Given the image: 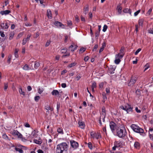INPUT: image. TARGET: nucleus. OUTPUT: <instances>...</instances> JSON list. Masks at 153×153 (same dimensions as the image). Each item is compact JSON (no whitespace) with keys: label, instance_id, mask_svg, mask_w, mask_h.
<instances>
[{"label":"nucleus","instance_id":"nucleus-49","mask_svg":"<svg viewBox=\"0 0 153 153\" xmlns=\"http://www.w3.org/2000/svg\"><path fill=\"white\" fill-rule=\"evenodd\" d=\"M88 147L91 149H92V144L91 142H89L88 144Z\"/></svg>","mask_w":153,"mask_h":153},{"label":"nucleus","instance_id":"nucleus-12","mask_svg":"<svg viewBox=\"0 0 153 153\" xmlns=\"http://www.w3.org/2000/svg\"><path fill=\"white\" fill-rule=\"evenodd\" d=\"M1 27L3 29H7L9 27L7 23L5 24L4 23H1Z\"/></svg>","mask_w":153,"mask_h":153},{"label":"nucleus","instance_id":"nucleus-8","mask_svg":"<svg viewBox=\"0 0 153 153\" xmlns=\"http://www.w3.org/2000/svg\"><path fill=\"white\" fill-rule=\"evenodd\" d=\"M70 143L71 146L74 149L76 148L78 146V143L73 140L70 141Z\"/></svg>","mask_w":153,"mask_h":153},{"label":"nucleus","instance_id":"nucleus-11","mask_svg":"<svg viewBox=\"0 0 153 153\" xmlns=\"http://www.w3.org/2000/svg\"><path fill=\"white\" fill-rule=\"evenodd\" d=\"M122 143L120 141H115L114 143V145L117 148L122 147Z\"/></svg>","mask_w":153,"mask_h":153},{"label":"nucleus","instance_id":"nucleus-61","mask_svg":"<svg viewBox=\"0 0 153 153\" xmlns=\"http://www.w3.org/2000/svg\"><path fill=\"white\" fill-rule=\"evenodd\" d=\"M25 126L26 127L29 128L30 127V125L27 123H25L24 124Z\"/></svg>","mask_w":153,"mask_h":153},{"label":"nucleus","instance_id":"nucleus-29","mask_svg":"<svg viewBox=\"0 0 153 153\" xmlns=\"http://www.w3.org/2000/svg\"><path fill=\"white\" fill-rule=\"evenodd\" d=\"M120 61L121 60L119 58H116L114 61V62L116 64H118L120 62Z\"/></svg>","mask_w":153,"mask_h":153},{"label":"nucleus","instance_id":"nucleus-19","mask_svg":"<svg viewBox=\"0 0 153 153\" xmlns=\"http://www.w3.org/2000/svg\"><path fill=\"white\" fill-rule=\"evenodd\" d=\"M19 92L20 94H22L23 96L25 95V92L22 91L21 87H20L19 88Z\"/></svg>","mask_w":153,"mask_h":153},{"label":"nucleus","instance_id":"nucleus-32","mask_svg":"<svg viewBox=\"0 0 153 153\" xmlns=\"http://www.w3.org/2000/svg\"><path fill=\"white\" fill-rule=\"evenodd\" d=\"M100 32L98 31H97L96 32V33H95V36H96V39H98V37L99 36V35H100Z\"/></svg>","mask_w":153,"mask_h":153},{"label":"nucleus","instance_id":"nucleus-30","mask_svg":"<svg viewBox=\"0 0 153 153\" xmlns=\"http://www.w3.org/2000/svg\"><path fill=\"white\" fill-rule=\"evenodd\" d=\"M76 64V62H73L70 64L68 65V67L70 68L74 66H75Z\"/></svg>","mask_w":153,"mask_h":153},{"label":"nucleus","instance_id":"nucleus-14","mask_svg":"<svg viewBox=\"0 0 153 153\" xmlns=\"http://www.w3.org/2000/svg\"><path fill=\"white\" fill-rule=\"evenodd\" d=\"M11 12V11L8 10H7L5 11H1L0 12V13L2 15H3L4 14V15H7L9 13Z\"/></svg>","mask_w":153,"mask_h":153},{"label":"nucleus","instance_id":"nucleus-59","mask_svg":"<svg viewBox=\"0 0 153 153\" xmlns=\"http://www.w3.org/2000/svg\"><path fill=\"white\" fill-rule=\"evenodd\" d=\"M140 10H137V11L136 12L134 13V16H137L138 14L140 12Z\"/></svg>","mask_w":153,"mask_h":153},{"label":"nucleus","instance_id":"nucleus-63","mask_svg":"<svg viewBox=\"0 0 153 153\" xmlns=\"http://www.w3.org/2000/svg\"><path fill=\"white\" fill-rule=\"evenodd\" d=\"M39 34L38 32H37L36 33V34L34 36V37L35 38H37L39 36Z\"/></svg>","mask_w":153,"mask_h":153},{"label":"nucleus","instance_id":"nucleus-58","mask_svg":"<svg viewBox=\"0 0 153 153\" xmlns=\"http://www.w3.org/2000/svg\"><path fill=\"white\" fill-rule=\"evenodd\" d=\"M148 31L149 33L153 34V28L152 29H150L148 30Z\"/></svg>","mask_w":153,"mask_h":153},{"label":"nucleus","instance_id":"nucleus-60","mask_svg":"<svg viewBox=\"0 0 153 153\" xmlns=\"http://www.w3.org/2000/svg\"><path fill=\"white\" fill-rule=\"evenodd\" d=\"M0 33L1 34V36L3 37H4L5 36V35L4 34V32H2L1 31H0Z\"/></svg>","mask_w":153,"mask_h":153},{"label":"nucleus","instance_id":"nucleus-34","mask_svg":"<svg viewBox=\"0 0 153 153\" xmlns=\"http://www.w3.org/2000/svg\"><path fill=\"white\" fill-rule=\"evenodd\" d=\"M123 55H120V54L119 53L117 54L116 55V58H119V59H121L123 57Z\"/></svg>","mask_w":153,"mask_h":153},{"label":"nucleus","instance_id":"nucleus-22","mask_svg":"<svg viewBox=\"0 0 153 153\" xmlns=\"http://www.w3.org/2000/svg\"><path fill=\"white\" fill-rule=\"evenodd\" d=\"M19 50V49L17 48L15 49V56L16 58H18L19 56L18 55V54Z\"/></svg>","mask_w":153,"mask_h":153},{"label":"nucleus","instance_id":"nucleus-21","mask_svg":"<svg viewBox=\"0 0 153 153\" xmlns=\"http://www.w3.org/2000/svg\"><path fill=\"white\" fill-rule=\"evenodd\" d=\"M88 5H87V7L86 8H84L83 13L85 15H86L88 11Z\"/></svg>","mask_w":153,"mask_h":153},{"label":"nucleus","instance_id":"nucleus-45","mask_svg":"<svg viewBox=\"0 0 153 153\" xmlns=\"http://www.w3.org/2000/svg\"><path fill=\"white\" fill-rule=\"evenodd\" d=\"M91 87L93 88H95L96 87V83L95 82H93Z\"/></svg>","mask_w":153,"mask_h":153},{"label":"nucleus","instance_id":"nucleus-33","mask_svg":"<svg viewBox=\"0 0 153 153\" xmlns=\"http://www.w3.org/2000/svg\"><path fill=\"white\" fill-rule=\"evenodd\" d=\"M106 116V114H102V118L103 122H105V118Z\"/></svg>","mask_w":153,"mask_h":153},{"label":"nucleus","instance_id":"nucleus-25","mask_svg":"<svg viewBox=\"0 0 153 153\" xmlns=\"http://www.w3.org/2000/svg\"><path fill=\"white\" fill-rule=\"evenodd\" d=\"M23 68V69L25 70H28L30 69L28 65L27 64H25Z\"/></svg>","mask_w":153,"mask_h":153},{"label":"nucleus","instance_id":"nucleus-53","mask_svg":"<svg viewBox=\"0 0 153 153\" xmlns=\"http://www.w3.org/2000/svg\"><path fill=\"white\" fill-rule=\"evenodd\" d=\"M2 137L3 138L7 139L8 138V137L5 134H4L2 135Z\"/></svg>","mask_w":153,"mask_h":153},{"label":"nucleus","instance_id":"nucleus-38","mask_svg":"<svg viewBox=\"0 0 153 153\" xmlns=\"http://www.w3.org/2000/svg\"><path fill=\"white\" fill-rule=\"evenodd\" d=\"M8 83H4V91H6L7 89L8 88Z\"/></svg>","mask_w":153,"mask_h":153},{"label":"nucleus","instance_id":"nucleus-5","mask_svg":"<svg viewBox=\"0 0 153 153\" xmlns=\"http://www.w3.org/2000/svg\"><path fill=\"white\" fill-rule=\"evenodd\" d=\"M137 78L135 76H132L128 84V86L129 87H133L136 81L137 80Z\"/></svg>","mask_w":153,"mask_h":153},{"label":"nucleus","instance_id":"nucleus-2","mask_svg":"<svg viewBox=\"0 0 153 153\" xmlns=\"http://www.w3.org/2000/svg\"><path fill=\"white\" fill-rule=\"evenodd\" d=\"M117 135L120 138H123L126 134V130L124 127L118 128L117 130Z\"/></svg>","mask_w":153,"mask_h":153},{"label":"nucleus","instance_id":"nucleus-35","mask_svg":"<svg viewBox=\"0 0 153 153\" xmlns=\"http://www.w3.org/2000/svg\"><path fill=\"white\" fill-rule=\"evenodd\" d=\"M57 132L59 133H60V134H63L62 129L60 128H59L58 129Z\"/></svg>","mask_w":153,"mask_h":153},{"label":"nucleus","instance_id":"nucleus-1","mask_svg":"<svg viewBox=\"0 0 153 153\" xmlns=\"http://www.w3.org/2000/svg\"><path fill=\"white\" fill-rule=\"evenodd\" d=\"M68 146L66 143H62L58 144L56 149V153H67Z\"/></svg>","mask_w":153,"mask_h":153},{"label":"nucleus","instance_id":"nucleus-10","mask_svg":"<svg viewBox=\"0 0 153 153\" xmlns=\"http://www.w3.org/2000/svg\"><path fill=\"white\" fill-rule=\"evenodd\" d=\"M54 25L57 27H61L63 28H64V25L60 22L58 21L55 22L54 23Z\"/></svg>","mask_w":153,"mask_h":153},{"label":"nucleus","instance_id":"nucleus-23","mask_svg":"<svg viewBox=\"0 0 153 153\" xmlns=\"http://www.w3.org/2000/svg\"><path fill=\"white\" fill-rule=\"evenodd\" d=\"M14 35V33L13 32H11L10 34V37L9 39L10 40H11L13 38Z\"/></svg>","mask_w":153,"mask_h":153},{"label":"nucleus","instance_id":"nucleus-24","mask_svg":"<svg viewBox=\"0 0 153 153\" xmlns=\"http://www.w3.org/2000/svg\"><path fill=\"white\" fill-rule=\"evenodd\" d=\"M143 19H140L139 20V25L140 26H143Z\"/></svg>","mask_w":153,"mask_h":153},{"label":"nucleus","instance_id":"nucleus-40","mask_svg":"<svg viewBox=\"0 0 153 153\" xmlns=\"http://www.w3.org/2000/svg\"><path fill=\"white\" fill-rule=\"evenodd\" d=\"M117 8L118 9V12L120 13L121 12L122 10V7H121L119 6H118L117 7Z\"/></svg>","mask_w":153,"mask_h":153},{"label":"nucleus","instance_id":"nucleus-6","mask_svg":"<svg viewBox=\"0 0 153 153\" xmlns=\"http://www.w3.org/2000/svg\"><path fill=\"white\" fill-rule=\"evenodd\" d=\"M116 124L114 122L111 121L110 122V126L111 129L113 132H114L115 129H116Z\"/></svg>","mask_w":153,"mask_h":153},{"label":"nucleus","instance_id":"nucleus-64","mask_svg":"<svg viewBox=\"0 0 153 153\" xmlns=\"http://www.w3.org/2000/svg\"><path fill=\"white\" fill-rule=\"evenodd\" d=\"M62 87L63 88H65L66 87V84L65 83H62L61 84Z\"/></svg>","mask_w":153,"mask_h":153},{"label":"nucleus","instance_id":"nucleus-31","mask_svg":"<svg viewBox=\"0 0 153 153\" xmlns=\"http://www.w3.org/2000/svg\"><path fill=\"white\" fill-rule=\"evenodd\" d=\"M140 146L139 143L137 142H135L134 144V147L136 148H137L138 147H139Z\"/></svg>","mask_w":153,"mask_h":153},{"label":"nucleus","instance_id":"nucleus-13","mask_svg":"<svg viewBox=\"0 0 153 153\" xmlns=\"http://www.w3.org/2000/svg\"><path fill=\"white\" fill-rule=\"evenodd\" d=\"M31 35H27V37L26 38L24 39L23 40L22 44L23 45H25L27 41H28L29 40L30 37Z\"/></svg>","mask_w":153,"mask_h":153},{"label":"nucleus","instance_id":"nucleus-44","mask_svg":"<svg viewBox=\"0 0 153 153\" xmlns=\"http://www.w3.org/2000/svg\"><path fill=\"white\" fill-rule=\"evenodd\" d=\"M102 115L101 114V116H100V117L99 118V123L100 124V126H102V123L101 121V119L102 118Z\"/></svg>","mask_w":153,"mask_h":153},{"label":"nucleus","instance_id":"nucleus-51","mask_svg":"<svg viewBox=\"0 0 153 153\" xmlns=\"http://www.w3.org/2000/svg\"><path fill=\"white\" fill-rule=\"evenodd\" d=\"M102 96H103V99L104 100H105L107 99V97H106V95L105 93H103Z\"/></svg>","mask_w":153,"mask_h":153},{"label":"nucleus","instance_id":"nucleus-20","mask_svg":"<svg viewBox=\"0 0 153 153\" xmlns=\"http://www.w3.org/2000/svg\"><path fill=\"white\" fill-rule=\"evenodd\" d=\"M123 11L125 13H128L130 14H131V10L130 9H128V8H126L123 10Z\"/></svg>","mask_w":153,"mask_h":153},{"label":"nucleus","instance_id":"nucleus-3","mask_svg":"<svg viewBox=\"0 0 153 153\" xmlns=\"http://www.w3.org/2000/svg\"><path fill=\"white\" fill-rule=\"evenodd\" d=\"M131 127L134 131L136 132L139 133H144V131L143 129L139 128L138 126L135 124H132Z\"/></svg>","mask_w":153,"mask_h":153},{"label":"nucleus","instance_id":"nucleus-26","mask_svg":"<svg viewBox=\"0 0 153 153\" xmlns=\"http://www.w3.org/2000/svg\"><path fill=\"white\" fill-rule=\"evenodd\" d=\"M18 134H19V132L15 130H13L12 133V134L15 136L17 135Z\"/></svg>","mask_w":153,"mask_h":153},{"label":"nucleus","instance_id":"nucleus-54","mask_svg":"<svg viewBox=\"0 0 153 153\" xmlns=\"http://www.w3.org/2000/svg\"><path fill=\"white\" fill-rule=\"evenodd\" d=\"M45 109L47 110H49L51 109L50 106L48 105L45 106Z\"/></svg>","mask_w":153,"mask_h":153},{"label":"nucleus","instance_id":"nucleus-4","mask_svg":"<svg viewBox=\"0 0 153 153\" xmlns=\"http://www.w3.org/2000/svg\"><path fill=\"white\" fill-rule=\"evenodd\" d=\"M121 109L126 111L127 113L132 111L133 107H131L129 104L127 103L124 105H121L120 107Z\"/></svg>","mask_w":153,"mask_h":153},{"label":"nucleus","instance_id":"nucleus-57","mask_svg":"<svg viewBox=\"0 0 153 153\" xmlns=\"http://www.w3.org/2000/svg\"><path fill=\"white\" fill-rule=\"evenodd\" d=\"M152 10V8H150L148 11L147 14H148L149 15L151 13Z\"/></svg>","mask_w":153,"mask_h":153},{"label":"nucleus","instance_id":"nucleus-39","mask_svg":"<svg viewBox=\"0 0 153 153\" xmlns=\"http://www.w3.org/2000/svg\"><path fill=\"white\" fill-rule=\"evenodd\" d=\"M60 103L59 102H57V111H59V108H60Z\"/></svg>","mask_w":153,"mask_h":153},{"label":"nucleus","instance_id":"nucleus-42","mask_svg":"<svg viewBox=\"0 0 153 153\" xmlns=\"http://www.w3.org/2000/svg\"><path fill=\"white\" fill-rule=\"evenodd\" d=\"M107 28H108V27H107V25H105L103 26L102 31L103 32H105L106 31Z\"/></svg>","mask_w":153,"mask_h":153},{"label":"nucleus","instance_id":"nucleus-17","mask_svg":"<svg viewBox=\"0 0 153 153\" xmlns=\"http://www.w3.org/2000/svg\"><path fill=\"white\" fill-rule=\"evenodd\" d=\"M47 15L49 18L51 19L52 18L51 12L50 10H47Z\"/></svg>","mask_w":153,"mask_h":153},{"label":"nucleus","instance_id":"nucleus-16","mask_svg":"<svg viewBox=\"0 0 153 153\" xmlns=\"http://www.w3.org/2000/svg\"><path fill=\"white\" fill-rule=\"evenodd\" d=\"M78 124L79 127L82 128H84L85 127V124L84 122H78Z\"/></svg>","mask_w":153,"mask_h":153},{"label":"nucleus","instance_id":"nucleus-9","mask_svg":"<svg viewBox=\"0 0 153 153\" xmlns=\"http://www.w3.org/2000/svg\"><path fill=\"white\" fill-rule=\"evenodd\" d=\"M78 46L74 44H72L69 47V50H71L72 52H74L75 50H76Z\"/></svg>","mask_w":153,"mask_h":153},{"label":"nucleus","instance_id":"nucleus-56","mask_svg":"<svg viewBox=\"0 0 153 153\" xmlns=\"http://www.w3.org/2000/svg\"><path fill=\"white\" fill-rule=\"evenodd\" d=\"M124 49H125L124 47H122L120 51L121 53H123L124 51Z\"/></svg>","mask_w":153,"mask_h":153},{"label":"nucleus","instance_id":"nucleus-52","mask_svg":"<svg viewBox=\"0 0 153 153\" xmlns=\"http://www.w3.org/2000/svg\"><path fill=\"white\" fill-rule=\"evenodd\" d=\"M141 50V49L140 48H138L135 52V55H136L138 54V53H139V52Z\"/></svg>","mask_w":153,"mask_h":153},{"label":"nucleus","instance_id":"nucleus-62","mask_svg":"<svg viewBox=\"0 0 153 153\" xmlns=\"http://www.w3.org/2000/svg\"><path fill=\"white\" fill-rule=\"evenodd\" d=\"M75 20L77 22H79V17L77 15H76L75 16Z\"/></svg>","mask_w":153,"mask_h":153},{"label":"nucleus","instance_id":"nucleus-47","mask_svg":"<svg viewBox=\"0 0 153 153\" xmlns=\"http://www.w3.org/2000/svg\"><path fill=\"white\" fill-rule=\"evenodd\" d=\"M67 24L69 26L71 27L72 25V22L71 21H68L67 22Z\"/></svg>","mask_w":153,"mask_h":153},{"label":"nucleus","instance_id":"nucleus-18","mask_svg":"<svg viewBox=\"0 0 153 153\" xmlns=\"http://www.w3.org/2000/svg\"><path fill=\"white\" fill-rule=\"evenodd\" d=\"M34 142L38 144H41L42 142V141L41 139H39V140H34Z\"/></svg>","mask_w":153,"mask_h":153},{"label":"nucleus","instance_id":"nucleus-27","mask_svg":"<svg viewBox=\"0 0 153 153\" xmlns=\"http://www.w3.org/2000/svg\"><path fill=\"white\" fill-rule=\"evenodd\" d=\"M15 149L16 151H18L20 153H23V150L19 148L15 147Z\"/></svg>","mask_w":153,"mask_h":153},{"label":"nucleus","instance_id":"nucleus-15","mask_svg":"<svg viewBox=\"0 0 153 153\" xmlns=\"http://www.w3.org/2000/svg\"><path fill=\"white\" fill-rule=\"evenodd\" d=\"M51 94L53 95L56 96L59 95V94L58 91L56 90H53L51 92Z\"/></svg>","mask_w":153,"mask_h":153},{"label":"nucleus","instance_id":"nucleus-55","mask_svg":"<svg viewBox=\"0 0 153 153\" xmlns=\"http://www.w3.org/2000/svg\"><path fill=\"white\" fill-rule=\"evenodd\" d=\"M23 35V34L22 33H20L16 37V39H17L19 38L20 37H21Z\"/></svg>","mask_w":153,"mask_h":153},{"label":"nucleus","instance_id":"nucleus-50","mask_svg":"<svg viewBox=\"0 0 153 153\" xmlns=\"http://www.w3.org/2000/svg\"><path fill=\"white\" fill-rule=\"evenodd\" d=\"M99 88L100 89H102L103 86V82H101L100 83L99 85Z\"/></svg>","mask_w":153,"mask_h":153},{"label":"nucleus","instance_id":"nucleus-37","mask_svg":"<svg viewBox=\"0 0 153 153\" xmlns=\"http://www.w3.org/2000/svg\"><path fill=\"white\" fill-rule=\"evenodd\" d=\"M102 113L101 114H101L102 115V114H106L105 113V108L104 107H103L102 108Z\"/></svg>","mask_w":153,"mask_h":153},{"label":"nucleus","instance_id":"nucleus-28","mask_svg":"<svg viewBox=\"0 0 153 153\" xmlns=\"http://www.w3.org/2000/svg\"><path fill=\"white\" fill-rule=\"evenodd\" d=\"M67 51V49L66 48H64L63 49H62L61 51V52L62 53H66Z\"/></svg>","mask_w":153,"mask_h":153},{"label":"nucleus","instance_id":"nucleus-46","mask_svg":"<svg viewBox=\"0 0 153 153\" xmlns=\"http://www.w3.org/2000/svg\"><path fill=\"white\" fill-rule=\"evenodd\" d=\"M98 45L97 44H96L94 46V48L92 50L93 51H95L98 48Z\"/></svg>","mask_w":153,"mask_h":153},{"label":"nucleus","instance_id":"nucleus-7","mask_svg":"<svg viewBox=\"0 0 153 153\" xmlns=\"http://www.w3.org/2000/svg\"><path fill=\"white\" fill-rule=\"evenodd\" d=\"M91 136V138H96L98 139L100 138H101V136L100 135H97L96 133H93V132L92 131L90 133Z\"/></svg>","mask_w":153,"mask_h":153},{"label":"nucleus","instance_id":"nucleus-48","mask_svg":"<svg viewBox=\"0 0 153 153\" xmlns=\"http://www.w3.org/2000/svg\"><path fill=\"white\" fill-rule=\"evenodd\" d=\"M86 49V48H83V47H82L80 49L79 51H83L82 52V53L85 51Z\"/></svg>","mask_w":153,"mask_h":153},{"label":"nucleus","instance_id":"nucleus-43","mask_svg":"<svg viewBox=\"0 0 153 153\" xmlns=\"http://www.w3.org/2000/svg\"><path fill=\"white\" fill-rule=\"evenodd\" d=\"M40 98V97L39 96H36L34 98L36 102H38L39 100V99Z\"/></svg>","mask_w":153,"mask_h":153},{"label":"nucleus","instance_id":"nucleus-36","mask_svg":"<svg viewBox=\"0 0 153 153\" xmlns=\"http://www.w3.org/2000/svg\"><path fill=\"white\" fill-rule=\"evenodd\" d=\"M149 67V65L148 64H146L144 66V71L146 70Z\"/></svg>","mask_w":153,"mask_h":153},{"label":"nucleus","instance_id":"nucleus-41","mask_svg":"<svg viewBox=\"0 0 153 153\" xmlns=\"http://www.w3.org/2000/svg\"><path fill=\"white\" fill-rule=\"evenodd\" d=\"M39 63L38 62H36L34 65V68H37L39 66Z\"/></svg>","mask_w":153,"mask_h":153}]
</instances>
